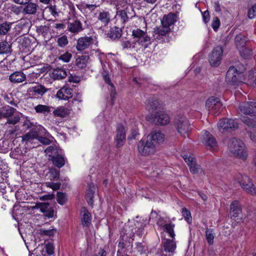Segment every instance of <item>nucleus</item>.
<instances>
[{
  "label": "nucleus",
  "mask_w": 256,
  "mask_h": 256,
  "mask_svg": "<svg viewBox=\"0 0 256 256\" xmlns=\"http://www.w3.org/2000/svg\"><path fill=\"white\" fill-rule=\"evenodd\" d=\"M136 248L140 254L145 253L148 250L147 247L141 242L136 244Z\"/></svg>",
  "instance_id": "680f3d73"
},
{
  "label": "nucleus",
  "mask_w": 256,
  "mask_h": 256,
  "mask_svg": "<svg viewBox=\"0 0 256 256\" xmlns=\"http://www.w3.org/2000/svg\"><path fill=\"white\" fill-rule=\"evenodd\" d=\"M174 126L182 136L186 138L188 136L190 130V124L186 116H181L176 117L174 120Z\"/></svg>",
  "instance_id": "39448f33"
},
{
  "label": "nucleus",
  "mask_w": 256,
  "mask_h": 256,
  "mask_svg": "<svg viewBox=\"0 0 256 256\" xmlns=\"http://www.w3.org/2000/svg\"><path fill=\"white\" fill-rule=\"evenodd\" d=\"M22 6H14L12 8V11L16 14H19L22 12Z\"/></svg>",
  "instance_id": "0e129e2a"
},
{
  "label": "nucleus",
  "mask_w": 256,
  "mask_h": 256,
  "mask_svg": "<svg viewBox=\"0 0 256 256\" xmlns=\"http://www.w3.org/2000/svg\"><path fill=\"white\" fill-rule=\"evenodd\" d=\"M162 247L164 250L168 253L172 254L176 248V244L174 239L169 240L164 238L162 242Z\"/></svg>",
  "instance_id": "5701e85b"
},
{
  "label": "nucleus",
  "mask_w": 256,
  "mask_h": 256,
  "mask_svg": "<svg viewBox=\"0 0 256 256\" xmlns=\"http://www.w3.org/2000/svg\"><path fill=\"white\" fill-rule=\"evenodd\" d=\"M11 46L6 41L0 42V54H6L11 52Z\"/></svg>",
  "instance_id": "f704fd0d"
},
{
  "label": "nucleus",
  "mask_w": 256,
  "mask_h": 256,
  "mask_svg": "<svg viewBox=\"0 0 256 256\" xmlns=\"http://www.w3.org/2000/svg\"><path fill=\"white\" fill-rule=\"evenodd\" d=\"M240 74L238 72L236 68L232 66H230L226 73V81L230 84H236L241 82V80H239Z\"/></svg>",
  "instance_id": "2eb2a0df"
},
{
  "label": "nucleus",
  "mask_w": 256,
  "mask_h": 256,
  "mask_svg": "<svg viewBox=\"0 0 256 256\" xmlns=\"http://www.w3.org/2000/svg\"><path fill=\"white\" fill-rule=\"evenodd\" d=\"M236 179L242 188L250 195H256V188L254 186L251 179L246 175L238 174Z\"/></svg>",
  "instance_id": "7ed1b4c3"
},
{
  "label": "nucleus",
  "mask_w": 256,
  "mask_h": 256,
  "mask_svg": "<svg viewBox=\"0 0 256 256\" xmlns=\"http://www.w3.org/2000/svg\"><path fill=\"white\" fill-rule=\"evenodd\" d=\"M72 55L70 53L68 52H65L58 56V60H60L64 62H68L70 61Z\"/></svg>",
  "instance_id": "37998d69"
},
{
  "label": "nucleus",
  "mask_w": 256,
  "mask_h": 256,
  "mask_svg": "<svg viewBox=\"0 0 256 256\" xmlns=\"http://www.w3.org/2000/svg\"><path fill=\"white\" fill-rule=\"evenodd\" d=\"M220 24V22L219 18L218 17H214L213 18L212 22V27L214 31H217L218 29Z\"/></svg>",
  "instance_id": "3c124183"
},
{
  "label": "nucleus",
  "mask_w": 256,
  "mask_h": 256,
  "mask_svg": "<svg viewBox=\"0 0 256 256\" xmlns=\"http://www.w3.org/2000/svg\"><path fill=\"white\" fill-rule=\"evenodd\" d=\"M146 33V31L142 30L139 28L134 30L132 32V34L134 37V42L140 39Z\"/></svg>",
  "instance_id": "79ce46f5"
},
{
  "label": "nucleus",
  "mask_w": 256,
  "mask_h": 256,
  "mask_svg": "<svg viewBox=\"0 0 256 256\" xmlns=\"http://www.w3.org/2000/svg\"><path fill=\"white\" fill-rule=\"evenodd\" d=\"M238 126L236 120L231 118H222L218 124V130L221 133L234 130Z\"/></svg>",
  "instance_id": "0eeeda50"
},
{
  "label": "nucleus",
  "mask_w": 256,
  "mask_h": 256,
  "mask_svg": "<svg viewBox=\"0 0 256 256\" xmlns=\"http://www.w3.org/2000/svg\"><path fill=\"white\" fill-rule=\"evenodd\" d=\"M228 152L229 154L235 158L246 161L248 154L244 142L240 138H232L228 142Z\"/></svg>",
  "instance_id": "f257e3e1"
},
{
  "label": "nucleus",
  "mask_w": 256,
  "mask_h": 256,
  "mask_svg": "<svg viewBox=\"0 0 256 256\" xmlns=\"http://www.w3.org/2000/svg\"><path fill=\"white\" fill-rule=\"evenodd\" d=\"M203 21L205 24H207L210 20V14L208 10L202 12Z\"/></svg>",
  "instance_id": "e2e57ef3"
},
{
  "label": "nucleus",
  "mask_w": 256,
  "mask_h": 256,
  "mask_svg": "<svg viewBox=\"0 0 256 256\" xmlns=\"http://www.w3.org/2000/svg\"><path fill=\"white\" fill-rule=\"evenodd\" d=\"M132 237L134 236V234H136L138 236L142 237L144 234V229L143 226L139 228H135L134 230H132Z\"/></svg>",
  "instance_id": "864d4df0"
},
{
  "label": "nucleus",
  "mask_w": 256,
  "mask_h": 256,
  "mask_svg": "<svg viewBox=\"0 0 256 256\" xmlns=\"http://www.w3.org/2000/svg\"><path fill=\"white\" fill-rule=\"evenodd\" d=\"M248 16L249 18L252 19L256 17V4L252 6L248 10Z\"/></svg>",
  "instance_id": "6e6d98bb"
},
{
  "label": "nucleus",
  "mask_w": 256,
  "mask_h": 256,
  "mask_svg": "<svg viewBox=\"0 0 256 256\" xmlns=\"http://www.w3.org/2000/svg\"><path fill=\"white\" fill-rule=\"evenodd\" d=\"M248 40V38L241 34L236 35L234 38L237 48L241 56L246 58H248L252 54V50L246 47Z\"/></svg>",
  "instance_id": "f03ea898"
},
{
  "label": "nucleus",
  "mask_w": 256,
  "mask_h": 256,
  "mask_svg": "<svg viewBox=\"0 0 256 256\" xmlns=\"http://www.w3.org/2000/svg\"><path fill=\"white\" fill-rule=\"evenodd\" d=\"M52 160L54 165L58 168L62 167L65 164V160L64 156L60 154L52 156Z\"/></svg>",
  "instance_id": "72a5a7b5"
},
{
  "label": "nucleus",
  "mask_w": 256,
  "mask_h": 256,
  "mask_svg": "<svg viewBox=\"0 0 256 256\" xmlns=\"http://www.w3.org/2000/svg\"><path fill=\"white\" fill-rule=\"evenodd\" d=\"M151 44L152 40L150 37L148 36L147 33H146L140 39L134 42L132 48L136 51L140 50H144Z\"/></svg>",
  "instance_id": "ddd939ff"
},
{
  "label": "nucleus",
  "mask_w": 256,
  "mask_h": 256,
  "mask_svg": "<svg viewBox=\"0 0 256 256\" xmlns=\"http://www.w3.org/2000/svg\"><path fill=\"white\" fill-rule=\"evenodd\" d=\"M68 30L74 34H77L82 30V24L78 20H72L68 22Z\"/></svg>",
  "instance_id": "393cba45"
},
{
  "label": "nucleus",
  "mask_w": 256,
  "mask_h": 256,
  "mask_svg": "<svg viewBox=\"0 0 256 256\" xmlns=\"http://www.w3.org/2000/svg\"><path fill=\"white\" fill-rule=\"evenodd\" d=\"M126 130L124 126L121 124H118L116 129V134L114 140L116 142L117 148L122 146L126 140Z\"/></svg>",
  "instance_id": "4468645a"
},
{
  "label": "nucleus",
  "mask_w": 256,
  "mask_h": 256,
  "mask_svg": "<svg viewBox=\"0 0 256 256\" xmlns=\"http://www.w3.org/2000/svg\"><path fill=\"white\" fill-rule=\"evenodd\" d=\"M58 16L56 6L50 5L46 7L42 12L43 18L46 20H52Z\"/></svg>",
  "instance_id": "f3484780"
},
{
  "label": "nucleus",
  "mask_w": 256,
  "mask_h": 256,
  "mask_svg": "<svg viewBox=\"0 0 256 256\" xmlns=\"http://www.w3.org/2000/svg\"><path fill=\"white\" fill-rule=\"evenodd\" d=\"M202 136V142L208 149L213 152L218 150L217 142L212 134L207 131H204Z\"/></svg>",
  "instance_id": "f8f14e48"
},
{
  "label": "nucleus",
  "mask_w": 256,
  "mask_h": 256,
  "mask_svg": "<svg viewBox=\"0 0 256 256\" xmlns=\"http://www.w3.org/2000/svg\"><path fill=\"white\" fill-rule=\"evenodd\" d=\"M56 232V230H41V232L42 234L48 236H53L54 234V232Z\"/></svg>",
  "instance_id": "338daca9"
},
{
  "label": "nucleus",
  "mask_w": 256,
  "mask_h": 256,
  "mask_svg": "<svg viewBox=\"0 0 256 256\" xmlns=\"http://www.w3.org/2000/svg\"><path fill=\"white\" fill-rule=\"evenodd\" d=\"M86 196L88 204L92 206L93 204V192L90 190H88Z\"/></svg>",
  "instance_id": "052dcab7"
},
{
  "label": "nucleus",
  "mask_w": 256,
  "mask_h": 256,
  "mask_svg": "<svg viewBox=\"0 0 256 256\" xmlns=\"http://www.w3.org/2000/svg\"><path fill=\"white\" fill-rule=\"evenodd\" d=\"M48 179L50 180H58L60 178V172L56 169H52L50 170L48 174Z\"/></svg>",
  "instance_id": "ea45409f"
},
{
  "label": "nucleus",
  "mask_w": 256,
  "mask_h": 256,
  "mask_svg": "<svg viewBox=\"0 0 256 256\" xmlns=\"http://www.w3.org/2000/svg\"><path fill=\"white\" fill-rule=\"evenodd\" d=\"M239 110L242 114L250 116H256V102H244L240 104Z\"/></svg>",
  "instance_id": "9d476101"
},
{
  "label": "nucleus",
  "mask_w": 256,
  "mask_h": 256,
  "mask_svg": "<svg viewBox=\"0 0 256 256\" xmlns=\"http://www.w3.org/2000/svg\"><path fill=\"white\" fill-rule=\"evenodd\" d=\"M38 138V132L36 131H31L22 136L23 141H29Z\"/></svg>",
  "instance_id": "58836bf2"
},
{
  "label": "nucleus",
  "mask_w": 256,
  "mask_h": 256,
  "mask_svg": "<svg viewBox=\"0 0 256 256\" xmlns=\"http://www.w3.org/2000/svg\"><path fill=\"white\" fill-rule=\"evenodd\" d=\"M122 35V30L120 28L114 26L112 28L109 32L107 34V37L112 40H115L120 37Z\"/></svg>",
  "instance_id": "2f4dec72"
},
{
  "label": "nucleus",
  "mask_w": 256,
  "mask_h": 256,
  "mask_svg": "<svg viewBox=\"0 0 256 256\" xmlns=\"http://www.w3.org/2000/svg\"><path fill=\"white\" fill-rule=\"evenodd\" d=\"M206 238L208 242L211 245L214 243V234L213 229H207L206 232Z\"/></svg>",
  "instance_id": "c03bdc74"
},
{
  "label": "nucleus",
  "mask_w": 256,
  "mask_h": 256,
  "mask_svg": "<svg viewBox=\"0 0 256 256\" xmlns=\"http://www.w3.org/2000/svg\"><path fill=\"white\" fill-rule=\"evenodd\" d=\"M11 24L8 22H4L0 25V34L5 35L10 30L11 28Z\"/></svg>",
  "instance_id": "a18cd8bd"
},
{
  "label": "nucleus",
  "mask_w": 256,
  "mask_h": 256,
  "mask_svg": "<svg viewBox=\"0 0 256 256\" xmlns=\"http://www.w3.org/2000/svg\"><path fill=\"white\" fill-rule=\"evenodd\" d=\"M138 153L142 156L153 154L156 152V146L148 138L142 139L138 144Z\"/></svg>",
  "instance_id": "20e7f679"
},
{
  "label": "nucleus",
  "mask_w": 256,
  "mask_h": 256,
  "mask_svg": "<svg viewBox=\"0 0 256 256\" xmlns=\"http://www.w3.org/2000/svg\"><path fill=\"white\" fill-rule=\"evenodd\" d=\"M242 213V206L238 200H234L230 204V214L232 217L238 218L240 217V219L245 218H247L248 220H252V218L251 216L252 212H248L246 215L242 216H240Z\"/></svg>",
  "instance_id": "1a4fd4ad"
},
{
  "label": "nucleus",
  "mask_w": 256,
  "mask_h": 256,
  "mask_svg": "<svg viewBox=\"0 0 256 256\" xmlns=\"http://www.w3.org/2000/svg\"><path fill=\"white\" fill-rule=\"evenodd\" d=\"M16 112V110L12 107L9 106L5 107L2 111V117L8 118L12 116Z\"/></svg>",
  "instance_id": "e433bc0d"
},
{
  "label": "nucleus",
  "mask_w": 256,
  "mask_h": 256,
  "mask_svg": "<svg viewBox=\"0 0 256 256\" xmlns=\"http://www.w3.org/2000/svg\"><path fill=\"white\" fill-rule=\"evenodd\" d=\"M37 139H38L40 142H41L43 144H46V145L49 144L50 142V140H48V138H44V137L38 136V138Z\"/></svg>",
  "instance_id": "774afa93"
},
{
  "label": "nucleus",
  "mask_w": 256,
  "mask_h": 256,
  "mask_svg": "<svg viewBox=\"0 0 256 256\" xmlns=\"http://www.w3.org/2000/svg\"><path fill=\"white\" fill-rule=\"evenodd\" d=\"M68 72L62 68H56L53 70L51 77L54 80H62L67 76Z\"/></svg>",
  "instance_id": "7c9ffc66"
},
{
  "label": "nucleus",
  "mask_w": 256,
  "mask_h": 256,
  "mask_svg": "<svg viewBox=\"0 0 256 256\" xmlns=\"http://www.w3.org/2000/svg\"><path fill=\"white\" fill-rule=\"evenodd\" d=\"M158 102L156 98L151 96L148 98L146 102V108L149 112H154L157 110Z\"/></svg>",
  "instance_id": "bb28decb"
},
{
  "label": "nucleus",
  "mask_w": 256,
  "mask_h": 256,
  "mask_svg": "<svg viewBox=\"0 0 256 256\" xmlns=\"http://www.w3.org/2000/svg\"><path fill=\"white\" fill-rule=\"evenodd\" d=\"M154 122L157 124L165 126L170 122L169 116L164 111H159L154 116Z\"/></svg>",
  "instance_id": "6ab92c4d"
},
{
  "label": "nucleus",
  "mask_w": 256,
  "mask_h": 256,
  "mask_svg": "<svg viewBox=\"0 0 256 256\" xmlns=\"http://www.w3.org/2000/svg\"><path fill=\"white\" fill-rule=\"evenodd\" d=\"M37 206L40 208V211L44 214L51 208L48 202L38 203L37 204Z\"/></svg>",
  "instance_id": "603ef678"
},
{
  "label": "nucleus",
  "mask_w": 256,
  "mask_h": 256,
  "mask_svg": "<svg viewBox=\"0 0 256 256\" xmlns=\"http://www.w3.org/2000/svg\"><path fill=\"white\" fill-rule=\"evenodd\" d=\"M147 138L156 146V144H159L164 142V135L160 132L154 131L148 136Z\"/></svg>",
  "instance_id": "412c9836"
},
{
  "label": "nucleus",
  "mask_w": 256,
  "mask_h": 256,
  "mask_svg": "<svg viewBox=\"0 0 256 256\" xmlns=\"http://www.w3.org/2000/svg\"><path fill=\"white\" fill-rule=\"evenodd\" d=\"M182 213L186 220L189 222L192 220L190 212L186 208H184L182 209Z\"/></svg>",
  "instance_id": "bf43d9fd"
},
{
  "label": "nucleus",
  "mask_w": 256,
  "mask_h": 256,
  "mask_svg": "<svg viewBox=\"0 0 256 256\" xmlns=\"http://www.w3.org/2000/svg\"><path fill=\"white\" fill-rule=\"evenodd\" d=\"M82 225L88 226L91 222V214L85 208H82Z\"/></svg>",
  "instance_id": "473e14b6"
},
{
  "label": "nucleus",
  "mask_w": 256,
  "mask_h": 256,
  "mask_svg": "<svg viewBox=\"0 0 256 256\" xmlns=\"http://www.w3.org/2000/svg\"><path fill=\"white\" fill-rule=\"evenodd\" d=\"M24 6L22 10L24 14L35 15L38 10V6L35 2H30Z\"/></svg>",
  "instance_id": "b1692460"
},
{
  "label": "nucleus",
  "mask_w": 256,
  "mask_h": 256,
  "mask_svg": "<svg viewBox=\"0 0 256 256\" xmlns=\"http://www.w3.org/2000/svg\"><path fill=\"white\" fill-rule=\"evenodd\" d=\"M182 157L189 166L190 172L193 174L198 173L200 170V166L196 163L193 155L186 154H184Z\"/></svg>",
  "instance_id": "a211bd4d"
},
{
  "label": "nucleus",
  "mask_w": 256,
  "mask_h": 256,
  "mask_svg": "<svg viewBox=\"0 0 256 256\" xmlns=\"http://www.w3.org/2000/svg\"><path fill=\"white\" fill-rule=\"evenodd\" d=\"M54 209L52 208H50L48 210H47L45 213H44V215L48 217V218H52L54 216Z\"/></svg>",
  "instance_id": "69168bd1"
},
{
  "label": "nucleus",
  "mask_w": 256,
  "mask_h": 256,
  "mask_svg": "<svg viewBox=\"0 0 256 256\" xmlns=\"http://www.w3.org/2000/svg\"><path fill=\"white\" fill-rule=\"evenodd\" d=\"M45 248L46 253L49 255L51 256L54 253V246L51 242L46 244L45 246Z\"/></svg>",
  "instance_id": "4d7b16f0"
},
{
  "label": "nucleus",
  "mask_w": 256,
  "mask_h": 256,
  "mask_svg": "<svg viewBox=\"0 0 256 256\" xmlns=\"http://www.w3.org/2000/svg\"><path fill=\"white\" fill-rule=\"evenodd\" d=\"M110 13L106 10H100L98 13L97 18L104 26H106L110 21Z\"/></svg>",
  "instance_id": "cd10ccee"
},
{
  "label": "nucleus",
  "mask_w": 256,
  "mask_h": 256,
  "mask_svg": "<svg viewBox=\"0 0 256 256\" xmlns=\"http://www.w3.org/2000/svg\"><path fill=\"white\" fill-rule=\"evenodd\" d=\"M118 15L120 18L122 22H125L128 18L126 12L124 10H120L118 12Z\"/></svg>",
  "instance_id": "13d9d810"
},
{
  "label": "nucleus",
  "mask_w": 256,
  "mask_h": 256,
  "mask_svg": "<svg viewBox=\"0 0 256 256\" xmlns=\"http://www.w3.org/2000/svg\"><path fill=\"white\" fill-rule=\"evenodd\" d=\"M157 224L161 227V228L168 234L170 236L172 239H174L175 234L174 232V224L172 223L164 224L162 220H158Z\"/></svg>",
  "instance_id": "a878e982"
},
{
  "label": "nucleus",
  "mask_w": 256,
  "mask_h": 256,
  "mask_svg": "<svg viewBox=\"0 0 256 256\" xmlns=\"http://www.w3.org/2000/svg\"><path fill=\"white\" fill-rule=\"evenodd\" d=\"M223 48L220 46H216L208 56L210 65L212 67H218L220 64L223 54Z\"/></svg>",
  "instance_id": "6e6552de"
},
{
  "label": "nucleus",
  "mask_w": 256,
  "mask_h": 256,
  "mask_svg": "<svg viewBox=\"0 0 256 256\" xmlns=\"http://www.w3.org/2000/svg\"><path fill=\"white\" fill-rule=\"evenodd\" d=\"M175 22V14L172 13H169L168 14L164 16L162 20V24L164 26L170 28V26L174 24Z\"/></svg>",
  "instance_id": "c756f323"
},
{
  "label": "nucleus",
  "mask_w": 256,
  "mask_h": 256,
  "mask_svg": "<svg viewBox=\"0 0 256 256\" xmlns=\"http://www.w3.org/2000/svg\"><path fill=\"white\" fill-rule=\"evenodd\" d=\"M26 75L22 72H16L9 77L10 80L14 83H20L25 80Z\"/></svg>",
  "instance_id": "c85d7f7f"
},
{
  "label": "nucleus",
  "mask_w": 256,
  "mask_h": 256,
  "mask_svg": "<svg viewBox=\"0 0 256 256\" xmlns=\"http://www.w3.org/2000/svg\"><path fill=\"white\" fill-rule=\"evenodd\" d=\"M248 128L246 129L250 140L256 143V120L244 118L242 120Z\"/></svg>",
  "instance_id": "9b49d317"
},
{
  "label": "nucleus",
  "mask_w": 256,
  "mask_h": 256,
  "mask_svg": "<svg viewBox=\"0 0 256 256\" xmlns=\"http://www.w3.org/2000/svg\"><path fill=\"white\" fill-rule=\"evenodd\" d=\"M45 185L46 187L51 188L54 190H56L60 188L61 183L60 182H45Z\"/></svg>",
  "instance_id": "8fccbe9b"
},
{
  "label": "nucleus",
  "mask_w": 256,
  "mask_h": 256,
  "mask_svg": "<svg viewBox=\"0 0 256 256\" xmlns=\"http://www.w3.org/2000/svg\"><path fill=\"white\" fill-rule=\"evenodd\" d=\"M206 106L210 113L218 115L221 112L222 104L219 98L211 96L206 101Z\"/></svg>",
  "instance_id": "423d86ee"
},
{
  "label": "nucleus",
  "mask_w": 256,
  "mask_h": 256,
  "mask_svg": "<svg viewBox=\"0 0 256 256\" xmlns=\"http://www.w3.org/2000/svg\"><path fill=\"white\" fill-rule=\"evenodd\" d=\"M53 114L55 116L64 118L68 114V110L62 106H60L54 110Z\"/></svg>",
  "instance_id": "4c0bfd02"
},
{
  "label": "nucleus",
  "mask_w": 256,
  "mask_h": 256,
  "mask_svg": "<svg viewBox=\"0 0 256 256\" xmlns=\"http://www.w3.org/2000/svg\"><path fill=\"white\" fill-rule=\"evenodd\" d=\"M76 64L79 68H84L86 66V60L84 58H78L76 59Z\"/></svg>",
  "instance_id": "5fc2aeb1"
},
{
  "label": "nucleus",
  "mask_w": 256,
  "mask_h": 256,
  "mask_svg": "<svg viewBox=\"0 0 256 256\" xmlns=\"http://www.w3.org/2000/svg\"><path fill=\"white\" fill-rule=\"evenodd\" d=\"M56 196L57 201L59 204L63 205L66 202L67 198L65 194L61 192H58Z\"/></svg>",
  "instance_id": "09e8293b"
},
{
  "label": "nucleus",
  "mask_w": 256,
  "mask_h": 256,
  "mask_svg": "<svg viewBox=\"0 0 256 256\" xmlns=\"http://www.w3.org/2000/svg\"><path fill=\"white\" fill-rule=\"evenodd\" d=\"M34 110L38 113L46 114L50 111V108L46 105L38 104L34 108Z\"/></svg>",
  "instance_id": "c9c22d12"
},
{
  "label": "nucleus",
  "mask_w": 256,
  "mask_h": 256,
  "mask_svg": "<svg viewBox=\"0 0 256 256\" xmlns=\"http://www.w3.org/2000/svg\"><path fill=\"white\" fill-rule=\"evenodd\" d=\"M170 28L162 26V27L154 28V33L155 34H158L163 36L166 35L167 33L170 31Z\"/></svg>",
  "instance_id": "a19ab883"
},
{
  "label": "nucleus",
  "mask_w": 256,
  "mask_h": 256,
  "mask_svg": "<svg viewBox=\"0 0 256 256\" xmlns=\"http://www.w3.org/2000/svg\"><path fill=\"white\" fill-rule=\"evenodd\" d=\"M68 40L66 36L64 35L58 38L56 42L59 46L64 48L68 44Z\"/></svg>",
  "instance_id": "de8ad7c7"
},
{
  "label": "nucleus",
  "mask_w": 256,
  "mask_h": 256,
  "mask_svg": "<svg viewBox=\"0 0 256 256\" xmlns=\"http://www.w3.org/2000/svg\"><path fill=\"white\" fill-rule=\"evenodd\" d=\"M72 90L70 88L64 86L59 90L56 94V96L60 100H67L72 96Z\"/></svg>",
  "instance_id": "4be33fe9"
},
{
  "label": "nucleus",
  "mask_w": 256,
  "mask_h": 256,
  "mask_svg": "<svg viewBox=\"0 0 256 256\" xmlns=\"http://www.w3.org/2000/svg\"><path fill=\"white\" fill-rule=\"evenodd\" d=\"M20 118V114L16 112L12 116L8 118L6 123L12 124H16L19 122Z\"/></svg>",
  "instance_id": "49530a36"
},
{
  "label": "nucleus",
  "mask_w": 256,
  "mask_h": 256,
  "mask_svg": "<svg viewBox=\"0 0 256 256\" xmlns=\"http://www.w3.org/2000/svg\"><path fill=\"white\" fill-rule=\"evenodd\" d=\"M94 43V39L92 36H85L80 38L77 42L76 49L82 51L88 48Z\"/></svg>",
  "instance_id": "aec40b11"
},
{
  "label": "nucleus",
  "mask_w": 256,
  "mask_h": 256,
  "mask_svg": "<svg viewBox=\"0 0 256 256\" xmlns=\"http://www.w3.org/2000/svg\"><path fill=\"white\" fill-rule=\"evenodd\" d=\"M48 90V89L44 86L38 84L29 88L28 90V92L31 98H39L42 97Z\"/></svg>",
  "instance_id": "dca6fc26"
}]
</instances>
